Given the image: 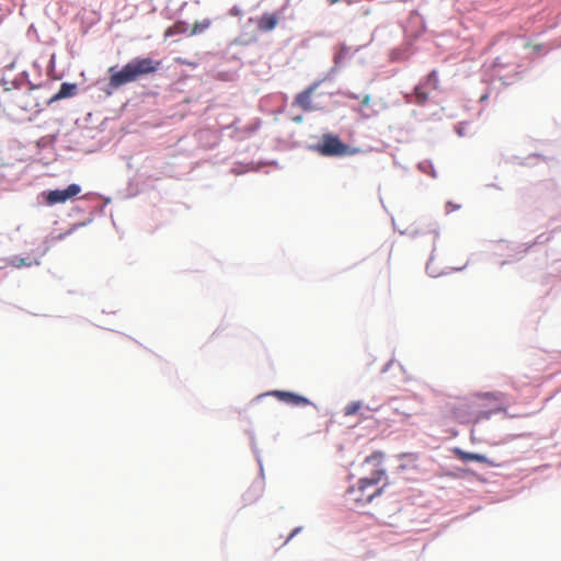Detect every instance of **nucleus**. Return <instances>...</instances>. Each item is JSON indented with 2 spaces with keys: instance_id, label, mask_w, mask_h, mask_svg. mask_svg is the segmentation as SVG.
Listing matches in <instances>:
<instances>
[{
  "instance_id": "6ab92c4d",
  "label": "nucleus",
  "mask_w": 561,
  "mask_h": 561,
  "mask_svg": "<svg viewBox=\"0 0 561 561\" xmlns=\"http://www.w3.org/2000/svg\"><path fill=\"white\" fill-rule=\"evenodd\" d=\"M369 102H370V96H369V95H365V96H364V99H363V101H362V104H363V105H368V104H369Z\"/></svg>"
},
{
  "instance_id": "9b49d317",
  "label": "nucleus",
  "mask_w": 561,
  "mask_h": 561,
  "mask_svg": "<svg viewBox=\"0 0 561 561\" xmlns=\"http://www.w3.org/2000/svg\"><path fill=\"white\" fill-rule=\"evenodd\" d=\"M211 24V21L209 19H205L203 21H199V22H195L191 32H190V35H197V34H201L203 33L204 31H206Z\"/></svg>"
},
{
  "instance_id": "1a4fd4ad",
  "label": "nucleus",
  "mask_w": 561,
  "mask_h": 561,
  "mask_svg": "<svg viewBox=\"0 0 561 561\" xmlns=\"http://www.w3.org/2000/svg\"><path fill=\"white\" fill-rule=\"evenodd\" d=\"M454 454L459 460L465 461V462L477 461V462L486 463L491 467L496 466V463L494 461L490 460L489 458H486L484 455H481V454L468 453L460 448H455Z\"/></svg>"
},
{
  "instance_id": "4468645a",
  "label": "nucleus",
  "mask_w": 561,
  "mask_h": 561,
  "mask_svg": "<svg viewBox=\"0 0 561 561\" xmlns=\"http://www.w3.org/2000/svg\"><path fill=\"white\" fill-rule=\"evenodd\" d=\"M414 94L419 104H424L428 99V93L424 90L423 84L415 88Z\"/></svg>"
},
{
  "instance_id": "f3484780",
  "label": "nucleus",
  "mask_w": 561,
  "mask_h": 561,
  "mask_svg": "<svg viewBox=\"0 0 561 561\" xmlns=\"http://www.w3.org/2000/svg\"><path fill=\"white\" fill-rule=\"evenodd\" d=\"M347 54V49L343 47L334 57V62L339 64Z\"/></svg>"
},
{
  "instance_id": "7ed1b4c3",
  "label": "nucleus",
  "mask_w": 561,
  "mask_h": 561,
  "mask_svg": "<svg viewBox=\"0 0 561 561\" xmlns=\"http://www.w3.org/2000/svg\"><path fill=\"white\" fill-rule=\"evenodd\" d=\"M503 394L501 392H485L479 393L470 402H463L454 408V417L460 423H477L482 419L490 417L492 412L499 411L497 408L492 407L489 412L482 409L499 403L502 401Z\"/></svg>"
},
{
  "instance_id": "f257e3e1",
  "label": "nucleus",
  "mask_w": 561,
  "mask_h": 561,
  "mask_svg": "<svg viewBox=\"0 0 561 561\" xmlns=\"http://www.w3.org/2000/svg\"><path fill=\"white\" fill-rule=\"evenodd\" d=\"M383 460L382 451H375L365 458L364 465L371 467V476L359 479L355 485L347 489L345 496L348 503L365 505L380 494L381 489L378 488V484L386 477Z\"/></svg>"
},
{
  "instance_id": "423d86ee",
  "label": "nucleus",
  "mask_w": 561,
  "mask_h": 561,
  "mask_svg": "<svg viewBox=\"0 0 561 561\" xmlns=\"http://www.w3.org/2000/svg\"><path fill=\"white\" fill-rule=\"evenodd\" d=\"M270 394L277 398L279 401L294 407L310 404V401L307 398L289 391L274 390L270 392Z\"/></svg>"
},
{
  "instance_id": "2eb2a0df",
  "label": "nucleus",
  "mask_w": 561,
  "mask_h": 561,
  "mask_svg": "<svg viewBox=\"0 0 561 561\" xmlns=\"http://www.w3.org/2000/svg\"><path fill=\"white\" fill-rule=\"evenodd\" d=\"M260 496V489L259 488H251L247 492L244 496V501L247 504L253 503L257 497Z\"/></svg>"
},
{
  "instance_id": "a211bd4d",
  "label": "nucleus",
  "mask_w": 561,
  "mask_h": 561,
  "mask_svg": "<svg viewBox=\"0 0 561 561\" xmlns=\"http://www.w3.org/2000/svg\"><path fill=\"white\" fill-rule=\"evenodd\" d=\"M446 208H447V211H450V210L459 208V206L454 205L453 203L449 202V203H447Z\"/></svg>"
},
{
  "instance_id": "9d476101",
  "label": "nucleus",
  "mask_w": 561,
  "mask_h": 561,
  "mask_svg": "<svg viewBox=\"0 0 561 561\" xmlns=\"http://www.w3.org/2000/svg\"><path fill=\"white\" fill-rule=\"evenodd\" d=\"M76 93H77V84L64 82V83H61L59 91L49 99L48 104L57 102V101L66 99V98H71V96L76 95Z\"/></svg>"
},
{
  "instance_id": "f8f14e48",
  "label": "nucleus",
  "mask_w": 561,
  "mask_h": 561,
  "mask_svg": "<svg viewBox=\"0 0 561 561\" xmlns=\"http://www.w3.org/2000/svg\"><path fill=\"white\" fill-rule=\"evenodd\" d=\"M185 31H186V23L183 21H179L165 31V36H172L174 34L184 33Z\"/></svg>"
},
{
  "instance_id": "ddd939ff",
  "label": "nucleus",
  "mask_w": 561,
  "mask_h": 561,
  "mask_svg": "<svg viewBox=\"0 0 561 561\" xmlns=\"http://www.w3.org/2000/svg\"><path fill=\"white\" fill-rule=\"evenodd\" d=\"M363 404L359 401H352L344 408V415L350 416L358 413V411L362 409Z\"/></svg>"
},
{
  "instance_id": "0eeeda50",
  "label": "nucleus",
  "mask_w": 561,
  "mask_h": 561,
  "mask_svg": "<svg viewBox=\"0 0 561 561\" xmlns=\"http://www.w3.org/2000/svg\"><path fill=\"white\" fill-rule=\"evenodd\" d=\"M318 85L319 83H314L302 92L298 93L294 100V105L300 107L305 112L314 111L316 107L312 105L311 96Z\"/></svg>"
},
{
  "instance_id": "f03ea898",
  "label": "nucleus",
  "mask_w": 561,
  "mask_h": 561,
  "mask_svg": "<svg viewBox=\"0 0 561 561\" xmlns=\"http://www.w3.org/2000/svg\"><path fill=\"white\" fill-rule=\"evenodd\" d=\"M160 61L152 58H134L119 70H115V67H111L108 79V85L112 89H118L127 83L135 82L141 77L154 73L159 67Z\"/></svg>"
},
{
  "instance_id": "20e7f679",
  "label": "nucleus",
  "mask_w": 561,
  "mask_h": 561,
  "mask_svg": "<svg viewBox=\"0 0 561 561\" xmlns=\"http://www.w3.org/2000/svg\"><path fill=\"white\" fill-rule=\"evenodd\" d=\"M316 150L324 157H344L353 153L348 145L331 134L322 136L321 141L316 146Z\"/></svg>"
},
{
  "instance_id": "39448f33",
  "label": "nucleus",
  "mask_w": 561,
  "mask_h": 561,
  "mask_svg": "<svg viewBox=\"0 0 561 561\" xmlns=\"http://www.w3.org/2000/svg\"><path fill=\"white\" fill-rule=\"evenodd\" d=\"M80 192H81V187L78 184H70L65 190L49 191L46 195V203L48 205L65 203L68 199L77 196Z\"/></svg>"
},
{
  "instance_id": "aec40b11",
  "label": "nucleus",
  "mask_w": 561,
  "mask_h": 561,
  "mask_svg": "<svg viewBox=\"0 0 561 561\" xmlns=\"http://www.w3.org/2000/svg\"><path fill=\"white\" fill-rule=\"evenodd\" d=\"M24 265H30V263H26V261L24 259H21L20 262L16 264L18 267L24 266Z\"/></svg>"
},
{
  "instance_id": "412c9836",
  "label": "nucleus",
  "mask_w": 561,
  "mask_h": 561,
  "mask_svg": "<svg viewBox=\"0 0 561 561\" xmlns=\"http://www.w3.org/2000/svg\"><path fill=\"white\" fill-rule=\"evenodd\" d=\"M299 530H300V528H299V527H298V528H296V529H294V530L291 531V534L289 535V537L287 538V541H288L290 538H293V537H294V536H295Z\"/></svg>"
},
{
  "instance_id": "4be33fe9",
  "label": "nucleus",
  "mask_w": 561,
  "mask_h": 561,
  "mask_svg": "<svg viewBox=\"0 0 561 561\" xmlns=\"http://www.w3.org/2000/svg\"><path fill=\"white\" fill-rule=\"evenodd\" d=\"M339 1H340V0H329V3H330V4H335V3H337Z\"/></svg>"
},
{
  "instance_id": "6e6552de",
  "label": "nucleus",
  "mask_w": 561,
  "mask_h": 561,
  "mask_svg": "<svg viewBox=\"0 0 561 561\" xmlns=\"http://www.w3.org/2000/svg\"><path fill=\"white\" fill-rule=\"evenodd\" d=\"M280 20V13L278 12H265L262 14V16L257 20V28L261 32H270L273 31L278 22Z\"/></svg>"
},
{
  "instance_id": "dca6fc26",
  "label": "nucleus",
  "mask_w": 561,
  "mask_h": 561,
  "mask_svg": "<svg viewBox=\"0 0 561 561\" xmlns=\"http://www.w3.org/2000/svg\"><path fill=\"white\" fill-rule=\"evenodd\" d=\"M425 84L432 85L433 89L438 88V77H437L436 70H433L432 72H430L427 75V77L425 79Z\"/></svg>"
}]
</instances>
